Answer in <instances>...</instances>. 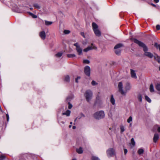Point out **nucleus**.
<instances>
[{
	"instance_id": "1",
	"label": "nucleus",
	"mask_w": 160,
	"mask_h": 160,
	"mask_svg": "<svg viewBox=\"0 0 160 160\" xmlns=\"http://www.w3.org/2000/svg\"><path fill=\"white\" fill-rule=\"evenodd\" d=\"M123 83L122 82H119L118 85V88L119 91L122 95H125L127 92L129 91L131 88V86L130 82H126L124 85L123 87Z\"/></svg>"
},
{
	"instance_id": "2",
	"label": "nucleus",
	"mask_w": 160,
	"mask_h": 160,
	"mask_svg": "<svg viewBox=\"0 0 160 160\" xmlns=\"http://www.w3.org/2000/svg\"><path fill=\"white\" fill-rule=\"evenodd\" d=\"M134 42L138 44L140 47H142L144 52V55L150 58H152L153 57V54L151 52H148V48L146 45L142 42L136 39H133Z\"/></svg>"
},
{
	"instance_id": "3",
	"label": "nucleus",
	"mask_w": 160,
	"mask_h": 160,
	"mask_svg": "<svg viewBox=\"0 0 160 160\" xmlns=\"http://www.w3.org/2000/svg\"><path fill=\"white\" fill-rule=\"evenodd\" d=\"M94 117L97 119H101L104 118L105 113L104 111L101 110L96 112L93 115Z\"/></svg>"
},
{
	"instance_id": "4",
	"label": "nucleus",
	"mask_w": 160,
	"mask_h": 160,
	"mask_svg": "<svg viewBox=\"0 0 160 160\" xmlns=\"http://www.w3.org/2000/svg\"><path fill=\"white\" fill-rule=\"evenodd\" d=\"M92 27L96 35L98 37L100 36L101 33L100 31L98 29V25L95 23L93 22L92 23Z\"/></svg>"
},
{
	"instance_id": "5",
	"label": "nucleus",
	"mask_w": 160,
	"mask_h": 160,
	"mask_svg": "<svg viewBox=\"0 0 160 160\" xmlns=\"http://www.w3.org/2000/svg\"><path fill=\"white\" fill-rule=\"evenodd\" d=\"M84 96L88 102H89L92 98V91L89 90H87L86 91L84 94Z\"/></svg>"
},
{
	"instance_id": "6",
	"label": "nucleus",
	"mask_w": 160,
	"mask_h": 160,
	"mask_svg": "<svg viewBox=\"0 0 160 160\" xmlns=\"http://www.w3.org/2000/svg\"><path fill=\"white\" fill-rule=\"evenodd\" d=\"M73 45L76 47V49L79 55H82V50L79 44L77 42L73 44Z\"/></svg>"
},
{
	"instance_id": "7",
	"label": "nucleus",
	"mask_w": 160,
	"mask_h": 160,
	"mask_svg": "<svg viewBox=\"0 0 160 160\" xmlns=\"http://www.w3.org/2000/svg\"><path fill=\"white\" fill-rule=\"evenodd\" d=\"M107 154L108 157H111L115 155V150L113 148H110L107 151Z\"/></svg>"
},
{
	"instance_id": "8",
	"label": "nucleus",
	"mask_w": 160,
	"mask_h": 160,
	"mask_svg": "<svg viewBox=\"0 0 160 160\" xmlns=\"http://www.w3.org/2000/svg\"><path fill=\"white\" fill-rule=\"evenodd\" d=\"M97 49V47L93 43H92L91 46H88L87 48H85L83 50V52H87L90 50L93 49L96 50Z\"/></svg>"
},
{
	"instance_id": "9",
	"label": "nucleus",
	"mask_w": 160,
	"mask_h": 160,
	"mask_svg": "<svg viewBox=\"0 0 160 160\" xmlns=\"http://www.w3.org/2000/svg\"><path fill=\"white\" fill-rule=\"evenodd\" d=\"M91 69L89 66H87L84 68V72L85 74L88 76H89L90 75Z\"/></svg>"
},
{
	"instance_id": "10",
	"label": "nucleus",
	"mask_w": 160,
	"mask_h": 160,
	"mask_svg": "<svg viewBox=\"0 0 160 160\" xmlns=\"http://www.w3.org/2000/svg\"><path fill=\"white\" fill-rule=\"evenodd\" d=\"M130 71L132 78L135 79L137 78V77L135 71L132 69H131Z\"/></svg>"
},
{
	"instance_id": "11",
	"label": "nucleus",
	"mask_w": 160,
	"mask_h": 160,
	"mask_svg": "<svg viewBox=\"0 0 160 160\" xmlns=\"http://www.w3.org/2000/svg\"><path fill=\"white\" fill-rule=\"evenodd\" d=\"M39 36L42 39L44 40L46 37L45 32L43 31L39 33Z\"/></svg>"
},
{
	"instance_id": "12",
	"label": "nucleus",
	"mask_w": 160,
	"mask_h": 160,
	"mask_svg": "<svg viewBox=\"0 0 160 160\" xmlns=\"http://www.w3.org/2000/svg\"><path fill=\"white\" fill-rule=\"evenodd\" d=\"M63 80L64 82H69L70 81V77L68 75H66L64 76L63 78Z\"/></svg>"
},
{
	"instance_id": "13",
	"label": "nucleus",
	"mask_w": 160,
	"mask_h": 160,
	"mask_svg": "<svg viewBox=\"0 0 160 160\" xmlns=\"http://www.w3.org/2000/svg\"><path fill=\"white\" fill-rule=\"evenodd\" d=\"M110 101L112 105H114L115 104V100L113 96V95H111Z\"/></svg>"
},
{
	"instance_id": "14",
	"label": "nucleus",
	"mask_w": 160,
	"mask_h": 160,
	"mask_svg": "<svg viewBox=\"0 0 160 160\" xmlns=\"http://www.w3.org/2000/svg\"><path fill=\"white\" fill-rule=\"evenodd\" d=\"M159 139V135L157 133H155L153 138V142H156Z\"/></svg>"
},
{
	"instance_id": "15",
	"label": "nucleus",
	"mask_w": 160,
	"mask_h": 160,
	"mask_svg": "<svg viewBox=\"0 0 160 160\" xmlns=\"http://www.w3.org/2000/svg\"><path fill=\"white\" fill-rule=\"evenodd\" d=\"M137 152L139 155H141L143 153L144 150L142 148H140L138 150Z\"/></svg>"
},
{
	"instance_id": "16",
	"label": "nucleus",
	"mask_w": 160,
	"mask_h": 160,
	"mask_svg": "<svg viewBox=\"0 0 160 160\" xmlns=\"http://www.w3.org/2000/svg\"><path fill=\"white\" fill-rule=\"evenodd\" d=\"M73 98V95H71L68 97L66 98V100L67 102H70V101L72 100Z\"/></svg>"
},
{
	"instance_id": "17",
	"label": "nucleus",
	"mask_w": 160,
	"mask_h": 160,
	"mask_svg": "<svg viewBox=\"0 0 160 160\" xmlns=\"http://www.w3.org/2000/svg\"><path fill=\"white\" fill-rule=\"evenodd\" d=\"M33 6L35 8L37 9H40L41 8L40 6L38 3H34L33 5Z\"/></svg>"
},
{
	"instance_id": "18",
	"label": "nucleus",
	"mask_w": 160,
	"mask_h": 160,
	"mask_svg": "<svg viewBox=\"0 0 160 160\" xmlns=\"http://www.w3.org/2000/svg\"><path fill=\"white\" fill-rule=\"evenodd\" d=\"M71 111L69 110H67L65 112H63L62 114L63 115H66L67 116H70Z\"/></svg>"
},
{
	"instance_id": "19",
	"label": "nucleus",
	"mask_w": 160,
	"mask_h": 160,
	"mask_svg": "<svg viewBox=\"0 0 160 160\" xmlns=\"http://www.w3.org/2000/svg\"><path fill=\"white\" fill-rule=\"evenodd\" d=\"M120 130L121 133H122L125 131V129L123 126L121 125L120 126Z\"/></svg>"
},
{
	"instance_id": "20",
	"label": "nucleus",
	"mask_w": 160,
	"mask_h": 160,
	"mask_svg": "<svg viewBox=\"0 0 160 160\" xmlns=\"http://www.w3.org/2000/svg\"><path fill=\"white\" fill-rule=\"evenodd\" d=\"M122 44L120 43L116 45L114 47V49H119V48L122 47Z\"/></svg>"
},
{
	"instance_id": "21",
	"label": "nucleus",
	"mask_w": 160,
	"mask_h": 160,
	"mask_svg": "<svg viewBox=\"0 0 160 160\" xmlns=\"http://www.w3.org/2000/svg\"><path fill=\"white\" fill-rule=\"evenodd\" d=\"M77 152L79 154H81L82 153L83 151L82 148L80 147L79 148L76 149Z\"/></svg>"
},
{
	"instance_id": "22",
	"label": "nucleus",
	"mask_w": 160,
	"mask_h": 160,
	"mask_svg": "<svg viewBox=\"0 0 160 160\" xmlns=\"http://www.w3.org/2000/svg\"><path fill=\"white\" fill-rule=\"evenodd\" d=\"M154 59L157 61L158 63H160V59L159 57L158 56H154Z\"/></svg>"
},
{
	"instance_id": "23",
	"label": "nucleus",
	"mask_w": 160,
	"mask_h": 160,
	"mask_svg": "<svg viewBox=\"0 0 160 160\" xmlns=\"http://www.w3.org/2000/svg\"><path fill=\"white\" fill-rule=\"evenodd\" d=\"M156 88L158 91H159V94H160V84L158 83L156 86Z\"/></svg>"
},
{
	"instance_id": "24",
	"label": "nucleus",
	"mask_w": 160,
	"mask_h": 160,
	"mask_svg": "<svg viewBox=\"0 0 160 160\" xmlns=\"http://www.w3.org/2000/svg\"><path fill=\"white\" fill-rule=\"evenodd\" d=\"M63 53L62 52H58L57 54H56L55 56L59 58L62 55Z\"/></svg>"
},
{
	"instance_id": "25",
	"label": "nucleus",
	"mask_w": 160,
	"mask_h": 160,
	"mask_svg": "<svg viewBox=\"0 0 160 160\" xmlns=\"http://www.w3.org/2000/svg\"><path fill=\"white\" fill-rule=\"evenodd\" d=\"M150 90L151 92H154V89L153 85L151 84L150 86Z\"/></svg>"
},
{
	"instance_id": "26",
	"label": "nucleus",
	"mask_w": 160,
	"mask_h": 160,
	"mask_svg": "<svg viewBox=\"0 0 160 160\" xmlns=\"http://www.w3.org/2000/svg\"><path fill=\"white\" fill-rule=\"evenodd\" d=\"M135 142L133 138H132L131 140V145H132V147H134L135 145Z\"/></svg>"
},
{
	"instance_id": "27",
	"label": "nucleus",
	"mask_w": 160,
	"mask_h": 160,
	"mask_svg": "<svg viewBox=\"0 0 160 160\" xmlns=\"http://www.w3.org/2000/svg\"><path fill=\"white\" fill-rule=\"evenodd\" d=\"M29 14L33 18H37V15L34 14L31 12H28Z\"/></svg>"
},
{
	"instance_id": "28",
	"label": "nucleus",
	"mask_w": 160,
	"mask_h": 160,
	"mask_svg": "<svg viewBox=\"0 0 160 160\" xmlns=\"http://www.w3.org/2000/svg\"><path fill=\"white\" fill-rule=\"evenodd\" d=\"M67 57L69 58H72L76 57V55L74 54H68L67 55Z\"/></svg>"
},
{
	"instance_id": "29",
	"label": "nucleus",
	"mask_w": 160,
	"mask_h": 160,
	"mask_svg": "<svg viewBox=\"0 0 160 160\" xmlns=\"http://www.w3.org/2000/svg\"><path fill=\"white\" fill-rule=\"evenodd\" d=\"M145 99L146 100H147L149 102H151V99L147 96H145Z\"/></svg>"
},
{
	"instance_id": "30",
	"label": "nucleus",
	"mask_w": 160,
	"mask_h": 160,
	"mask_svg": "<svg viewBox=\"0 0 160 160\" xmlns=\"http://www.w3.org/2000/svg\"><path fill=\"white\" fill-rule=\"evenodd\" d=\"M45 24L46 25H49L52 24V22L48 21L46 20L45 21Z\"/></svg>"
},
{
	"instance_id": "31",
	"label": "nucleus",
	"mask_w": 160,
	"mask_h": 160,
	"mask_svg": "<svg viewBox=\"0 0 160 160\" xmlns=\"http://www.w3.org/2000/svg\"><path fill=\"white\" fill-rule=\"evenodd\" d=\"M138 98L139 101L141 102L142 101V96L141 94H139L138 95Z\"/></svg>"
},
{
	"instance_id": "32",
	"label": "nucleus",
	"mask_w": 160,
	"mask_h": 160,
	"mask_svg": "<svg viewBox=\"0 0 160 160\" xmlns=\"http://www.w3.org/2000/svg\"><path fill=\"white\" fill-rule=\"evenodd\" d=\"M116 50L115 51V53L116 54L118 55L121 52V50L120 49H115Z\"/></svg>"
},
{
	"instance_id": "33",
	"label": "nucleus",
	"mask_w": 160,
	"mask_h": 160,
	"mask_svg": "<svg viewBox=\"0 0 160 160\" xmlns=\"http://www.w3.org/2000/svg\"><path fill=\"white\" fill-rule=\"evenodd\" d=\"M154 46L157 48H158L160 51V45L158 44L157 43H155L154 44Z\"/></svg>"
},
{
	"instance_id": "34",
	"label": "nucleus",
	"mask_w": 160,
	"mask_h": 160,
	"mask_svg": "<svg viewBox=\"0 0 160 160\" xmlns=\"http://www.w3.org/2000/svg\"><path fill=\"white\" fill-rule=\"evenodd\" d=\"M92 160H100V159L97 157L92 156Z\"/></svg>"
},
{
	"instance_id": "35",
	"label": "nucleus",
	"mask_w": 160,
	"mask_h": 160,
	"mask_svg": "<svg viewBox=\"0 0 160 160\" xmlns=\"http://www.w3.org/2000/svg\"><path fill=\"white\" fill-rule=\"evenodd\" d=\"M132 116H130L129 118L128 119L127 122L130 123V122H132Z\"/></svg>"
},
{
	"instance_id": "36",
	"label": "nucleus",
	"mask_w": 160,
	"mask_h": 160,
	"mask_svg": "<svg viewBox=\"0 0 160 160\" xmlns=\"http://www.w3.org/2000/svg\"><path fill=\"white\" fill-rule=\"evenodd\" d=\"M83 62L84 63L89 64L90 63V61L88 60L85 59L83 60Z\"/></svg>"
},
{
	"instance_id": "37",
	"label": "nucleus",
	"mask_w": 160,
	"mask_h": 160,
	"mask_svg": "<svg viewBox=\"0 0 160 160\" xmlns=\"http://www.w3.org/2000/svg\"><path fill=\"white\" fill-rule=\"evenodd\" d=\"M70 32V31L68 30H64V33L65 34H67L69 33Z\"/></svg>"
},
{
	"instance_id": "38",
	"label": "nucleus",
	"mask_w": 160,
	"mask_h": 160,
	"mask_svg": "<svg viewBox=\"0 0 160 160\" xmlns=\"http://www.w3.org/2000/svg\"><path fill=\"white\" fill-rule=\"evenodd\" d=\"M68 108L69 109H71L72 108V104H71L70 103V102H68Z\"/></svg>"
},
{
	"instance_id": "39",
	"label": "nucleus",
	"mask_w": 160,
	"mask_h": 160,
	"mask_svg": "<svg viewBox=\"0 0 160 160\" xmlns=\"http://www.w3.org/2000/svg\"><path fill=\"white\" fill-rule=\"evenodd\" d=\"M5 158V156L2 155L0 157V160H3Z\"/></svg>"
},
{
	"instance_id": "40",
	"label": "nucleus",
	"mask_w": 160,
	"mask_h": 160,
	"mask_svg": "<svg viewBox=\"0 0 160 160\" xmlns=\"http://www.w3.org/2000/svg\"><path fill=\"white\" fill-rule=\"evenodd\" d=\"M92 85L94 86L97 84V83L94 81H92L91 82Z\"/></svg>"
},
{
	"instance_id": "41",
	"label": "nucleus",
	"mask_w": 160,
	"mask_h": 160,
	"mask_svg": "<svg viewBox=\"0 0 160 160\" xmlns=\"http://www.w3.org/2000/svg\"><path fill=\"white\" fill-rule=\"evenodd\" d=\"M156 28L157 30H159L160 29V25H157L156 26Z\"/></svg>"
},
{
	"instance_id": "42",
	"label": "nucleus",
	"mask_w": 160,
	"mask_h": 160,
	"mask_svg": "<svg viewBox=\"0 0 160 160\" xmlns=\"http://www.w3.org/2000/svg\"><path fill=\"white\" fill-rule=\"evenodd\" d=\"M80 78V77H78L77 78L75 79V82L78 83V80Z\"/></svg>"
},
{
	"instance_id": "43",
	"label": "nucleus",
	"mask_w": 160,
	"mask_h": 160,
	"mask_svg": "<svg viewBox=\"0 0 160 160\" xmlns=\"http://www.w3.org/2000/svg\"><path fill=\"white\" fill-rule=\"evenodd\" d=\"M123 150H124V154L125 155H126L128 152V150L126 149H125V148H124Z\"/></svg>"
},
{
	"instance_id": "44",
	"label": "nucleus",
	"mask_w": 160,
	"mask_h": 160,
	"mask_svg": "<svg viewBox=\"0 0 160 160\" xmlns=\"http://www.w3.org/2000/svg\"><path fill=\"white\" fill-rule=\"evenodd\" d=\"M6 117H7V121L8 122L9 121V115L8 114H7L6 115Z\"/></svg>"
},
{
	"instance_id": "45",
	"label": "nucleus",
	"mask_w": 160,
	"mask_h": 160,
	"mask_svg": "<svg viewBox=\"0 0 160 160\" xmlns=\"http://www.w3.org/2000/svg\"><path fill=\"white\" fill-rule=\"evenodd\" d=\"M81 35L84 38H85V35H84V33L83 32H81Z\"/></svg>"
},
{
	"instance_id": "46",
	"label": "nucleus",
	"mask_w": 160,
	"mask_h": 160,
	"mask_svg": "<svg viewBox=\"0 0 160 160\" xmlns=\"http://www.w3.org/2000/svg\"><path fill=\"white\" fill-rule=\"evenodd\" d=\"M154 1L155 2L158 3L159 2V0H154Z\"/></svg>"
},
{
	"instance_id": "47",
	"label": "nucleus",
	"mask_w": 160,
	"mask_h": 160,
	"mask_svg": "<svg viewBox=\"0 0 160 160\" xmlns=\"http://www.w3.org/2000/svg\"><path fill=\"white\" fill-rule=\"evenodd\" d=\"M158 131L159 132H160V127H159L158 128Z\"/></svg>"
},
{
	"instance_id": "48",
	"label": "nucleus",
	"mask_w": 160,
	"mask_h": 160,
	"mask_svg": "<svg viewBox=\"0 0 160 160\" xmlns=\"http://www.w3.org/2000/svg\"><path fill=\"white\" fill-rule=\"evenodd\" d=\"M76 128V126H72V129H75Z\"/></svg>"
},
{
	"instance_id": "49",
	"label": "nucleus",
	"mask_w": 160,
	"mask_h": 160,
	"mask_svg": "<svg viewBox=\"0 0 160 160\" xmlns=\"http://www.w3.org/2000/svg\"><path fill=\"white\" fill-rule=\"evenodd\" d=\"M81 115H82V117H85L84 115H83V114H81Z\"/></svg>"
},
{
	"instance_id": "50",
	"label": "nucleus",
	"mask_w": 160,
	"mask_h": 160,
	"mask_svg": "<svg viewBox=\"0 0 160 160\" xmlns=\"http://www.w3.org/2000/svg\"><path fill=\"white\" fill-rule=\"evenodd\" d=\"M152 5L153 6H154V7H155V6H156V5H155V4H152Z\"/></svg>"
},
{
	"instance_id": "51",
	"label": "nucleus",
	"mask_w": 160,
	"mask_h": 160,
	"mask_svg": "<svg viewBox=\"0 0 160 160\" xmlns=\"http://www.w3.org/2000/svg\"><path fill=\"white\" fill-rule=\"evenodd\" d=\"M71 127H72V126L71 125H70L69 126V128H70Z\"/></svg>"
},
{
	"instance_id": "52",
	"label": "nucleus",
	"mask_w": 160,
	"mask_h": 160,
	"mask_svg": "<svg viewBox=\"0 0 160 160\" xmlns=\"http://www.w3.org/2000/svg\"><path fill=\"white\" fill-rule=\"evenodd\" d=\"M30 10H32L33 9V8H30Z\"/></svg>"
},
{
	"instance_id": "53",
	"label": "nucleus",
	"mask_w": 160,
	"mask_h": 160,
	"mask_svg": "<svg viewBox=\"0 0 160 160\" xmlns=\"http://www.w3.org/2000/svg\"><path fill=\"white\" fill-rule=\"evenodd\" d=\"M72 160H77V159L75 158L73 159Z\"/></svg>"
},
{
	"instance_id": "54",
	"label": "nucleus",
	"mask_w": 160,
	"mask_h": 160,
	"mask_svg": "<svg viewBox=\"0 0 160 160\" xmlns=\"http://www.w3.org/2000/svg\"><path fill=\"white\" fill-rule=\"evenodd\" d=\"M62 122V124H64V122Z\"/></svg>"
},
{
	"instance_id": "55",
	"label": "nucleus",
	"mask_w": 160,
	"mask_h": 160,
	"mask_svg": "<svg viewBox=\"0 0 160 160\" xmlns=\"http://www.w3.org/2000/svg\"><path fill=\"white\" fill-rule=\"evenodd\" d=\"M70 124H72V122H70Z\"/></svg>"
},
{
	"instance_id": "56",
	"label": "nucleus",
	"mask_w": 160,
	"mask_h": 160,
	"mask_svg": "<svg viewBox=\"0 0 160 160\" xmlns=\"http://www.w3.org/2000/svg\"><path fill=\"white\" fill-rule=\"evenodd\" d=\"M132 124L131 123H130V125L131 126L132 125Z\"/></svg>"
}]
</instances>
